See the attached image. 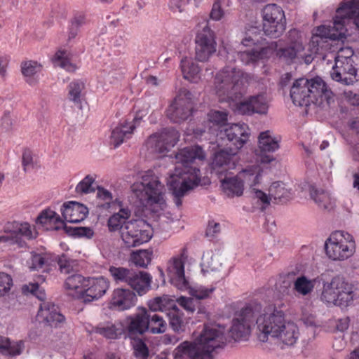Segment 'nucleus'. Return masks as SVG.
<instances>
[{
  "label": "nucleus",
  "mask_w": 359,
  "mask_h": 359,
  "mask_svg": "<svg viewBox=\"0 0 359 359\" xmlns=\"http://www.w3.org/2000/svg\"><path fill=\"white\" fill-rule=\"evenodd\" d=\"M166 316L169 320V326L175 332L179 334L185 331L187 323L183 312L179 308L168 312Z\"/></svg>",
  "instance_id": "obj_35"
},
{
  "label": "nucleus",
  "mask_w": 359,
  "mask_h": 359,
  "mask_svg": "<svg viewBox=\"0 0 359 359\" xmlns=\"http://www.w3.org/2000/svg\"><path fill=\"white\" fill-rule=\"evenodd\" d=\"M149 332L152 334H162L166 332L168 325L163 317L156 313L149 311Z\"/></svg>",
  "instance_id": "obj_41"
},
{
  "label": "nucleus",
  "mask_w": 359,
  "mask_h": 359,
  "mask_svg": "<svg viewBox=\"0 0 359 359\" xmlns=\"http://www.w3.org/2000/svg\"><path fill=\"white\" fill-rule=\"evenodd\" d=\"M269 196L273 198L276 203H286L292 198V192L290 189L285 187V184L282 182H273L270 186Z\"/></svg>",
  "instance_id": "obj_34"
},
{
  "label": "nucleus",
  "mask_w": 359,
  "mask_h": 359,
  "mask_svg": "<svg viewBox=\"0 0 359 359\" xmlns=\"http://www.w3.org/2000/svg\"><path fill=\"white\" fill-rule=\"evenodd\" d=\"M13 285L11 276L6 273L0 272V297L4 296Z\"/></svg>",
  "instance_id": "obj_61"
},
{
  "label": "nucleus",
  "mask_w": 359,
  "mask_h": 359,
  "mask_svg": "<svg viewBox=\"0 0 359 359\" xmlns=\"http://www.w3.org/2000/svg\"><path fill=\"white\" fill-rule=\"evenodd\" d=\"M151 278L147 272L133 270L128 285L142 296L150 290Z\"/></svg>",
  "instance_id": "obj_29"
},
{
  "label": "nucleus",
  "mask_w": 359,
  "mask_h": 359,
  "mask_svg": "<svg viewBox=\"0 0 359 359\" xmlns=\"http://www.w3.org/2000/svg\"><path fill=\"white\" fill-rule=\"evenodd\" d=\"M22 290L24 293L29 292L36 296L40 300H43L46 298L45 291L39 287L38 283L25 285L22 286Z\"/></svg>",
  "instance_id": "obj_57"
},
{
  "label": "nucleus",
  "mask_w": 359,
  "mask_h": 359,
  "mask_svg": "<svg viewBox=\"0 0 359 359\" xmlns=\"http://www.w3.org/2000/svg\"><path fill=\"white\" fill-rule=\"evenodd\" d=\"M290 97L295 105L309 106L332 99V92L319 76L311 79L300 78L294 81L290 89Z\"/></svg>",
  "instance_id": "obj_3"
},
{
  "label": "nucleus",
  "mask_w": 359,
  "mask_h": 359,
  "mask_svg": "<svg viewBox=\"0 0 359 359\" xmlns=\"http://www.w3.org/2000/svg\"><path fill=\"white\" fill-rule=\"evenodd\" d=\"M316 282V278L311 280L302 275L294 280V289L299 294L306 296L313 290Z\"/></svg>",
  "instance_id": "obj_40"
},
{
  "label": "nucleus",
  "mask_w": 359,
  "mask_h": 359,
  "mask_svg": "<svg viewBox=\"0 0 359 359\" xmlns=\"http://www.w3.org/2000/svg\"><path fill=\"white\" fill-rule=\"evenodd\" d=\"M85 88V83L79 80L72 81L68 85V99L75 104L81 103V93Z\"/></svg>",
  "instance_id": "obj_45"
},
{
  "label": "nucleus",
  "mask_w": 359,
  "mask_h": 359,
  "mask_svg": "<svg viewBox=\"0 0 359 359\" xmlns=\"http://www.w3.org/2000/svg\"><path fill=\"white\" fill-rule=\"evenodd\" d=\"M61 212L67 222L79 223L86 219L88 210L86 206L80 203L69 201L63 203Z\"/></svg>",
  "instance_id": "obj_26"
},
{
  "label": "nucleus",
  "mask_w": 359,
  "mask_h": 359,
  "mask_svg": "<svg viewBox=\"0 0 359 359\" xmlns=\"http://www.w3.org/2000/svg\"><path fill=\"white\" fill-rule=\"evenodd\" d=\"M278 47V42H271L268 46L260 48L259 49L255 48V55L257 60H264L269 58L274 52L276 53Z\"/></svg>",
  "instance_id": "obj_55"
},
{
  "label": "nucleus",
  "mask_w": 359,
  "mask_h": 359,
  "mask_svg": "<svg viewBox=\"0 0 359 359\" xmlns=\"http://www.w3.org/2000/svg\"><path fill=\"white\" fill-rule=\"evenodd\" d=\"M55 60L59 62V65L68 72H74L76 65L72 64L69 57V53L65 50H58L54 56Z\"/></svg>",
  "instance_id": "obj_50"
},
{
  "label": "nucleus",
  "mask_w": 359,
  "mask_h": 359,
  "mask_svg": "<svg viewBox=\"0 0 359 359\" xmlns=\"http://www.w3.org/2000/svg\"><path fill=\"white\" fill-rule=\"evenodd\" d=\"M208 116L210 122L219 128L224 126L227 123V113L225 111L212 110Z\"/></svg>",
  "instance_id": "obj_56"
},
{
  "label": "nucleus",
  "mask_w": 359,
  "mask_h": 359,
  "mask_svg": "<svg viewBox=\"0 0 359 359\" xmlns=\"http://www.w3.org/2000/svg\"><path fill=\"white\" fill-rule=\"evenodd\" d=\"M240 180L246 183L250 187L259 183L261 179V170L257 166H250L242 170L238 175Z\"/></svg>",
  "instance_id": "obj_36"
},
{
  "label": "nucleus",
  "mask_w": 359,
  "mask_h": 359,
  "mask_svg": "<svg viewBox=\"0 0 359 359\" xmlns=\"http://www.w3.org/2000/svg\"><path fill=\"white\" fill-rule=\"evenodd\" d=\"M358 297L359 294L352 284L343 277L337 276L330 281L323 282L320 299L327 306L347 307Z\"/></svg>",
  "instance_id": "obj_5"
},
{
  "label": "nucleus",
  "mask_w": 359,
  "mask_h": 359,
  "mask_svg": "<svg viewBox=\"0 0 359 359\" xmlns=\"http://www.w3.org/2000/svg\"><path fill=\"white\" fill-rule=\"evenodd\" d=\"M36 222L37 224H41L42 225L54 223L57 224L55 227V229L56 230L60 228L59 224L63 226L65 225L64 222L61 219L60 216L55 212L50 209L43 210L37 217Z\"/></svg>",
  "instance_id": "obj_38"
},
{
  "label": "nucleus",
  "mask_w": 359,
  "mask_h": 359,
  "mask_svg": "<svg viewBox=\"0 0 359 359\" xmlns=\"http://www.w3.org/2000/svg\"><path fill=\"white\" fill-rule=\"evenodd\" d=\"M269 105L264 94L250 96L248 100L240 102L236 107L237 111L243 115L253 114H266Z\"/></svg>",
  "instance_id": "obj_22"
},
{
  "label": "nucleus",
  "mask_w": 359,
  "mask_h": 359,
  "mask_svg": "<svg viewBox=\"0 0 359 359\" xmlns=\"http://www.w3.org/2000/svg\"><path fill=\"white\" fill-rule=\"evenodd\" d=\"M149 311L144 307H138L137 312L126 318V330L130 337L142 335L149 332Z\"/></svg>",
  "instance_id": "obj_20"
},
{
  "label": "nucleus",
  "mask_w": 359,
  "mask_h": 359,
  "mask_svg": "<svg viewBox=\"0 0 359 359\" xmlns=\"http://www.w3.org/2000/svg\"><path fill=\"white\" fill-rule=\"evenodd\" d=\"M58 307L50 302H43L40 306L38 318L47 325L57 327L65 321V316L58 311Z\"/></svg>",
  "instance_id": "obj_27"
},
{
  "label": "nucleus",
  "mask_w": 359,
  "mask_h": 359,
  "mask_svg": "<svg viewBox=\"0 0 359 359\" xmlns=\"http://www.w3.org/2000/svg\"><path fill=\"white\" fill-rule=\"evenodd\" d=\"M65 232L72 236L90 238L93 236L94 232L90 227H72L64 225Z\"/></svg>",
  "instance_id": "obj_52"
},
{
  "label": "nucleus",
  "mask_w": 359,
  "mask_h": 359,
  "mask_svg": "<svg viewBox=\"0 0 359 359\" xmlns=\"http://www.w3.org/2000/svg\"><path fill=\"white\" fill-rule=\"evenodd\" d=\"M151 257L152 251L139 250L131 254L130 260L136 266L146 268L150 264Z\"/></svg>",
  "instance_id": "obj_43"
},
{
  "label": "nucleus",
  "mask_w": 359,
  "mask_h": 359,
  "mask_svg": "<svg viewBox=\"0 0 359 359\" xmlns=\"http://www.w3.org/2000/svg\"><path fill=\"white\" fill-rule=\"evenodd\" d=\"M195 43V58L198 61L205 62L216 52L215 34L208 24L198 32Z\"/></svg>",
  "instance_id": "obj_15"
},
{
  "label": "nucleus",
  "mask_w": 359,
  "mask_h": 359,
  "mask_svg": "<svg viewBox=\"0 0 359 359\" xmlns=\"http://www.w3.org/2000/svg\"><path fill=\"white\" fill-rule=\"evenodd\" d=\"M133 270L125 267L111 266L109 269V272L116 283H124L128 285Z\"/></svg>",
  "instance_id": "obj_47"
},
{
  "label": "nucleus",
  "mask_w": 359,
  "mask_h": 359,
  "mask_svg": "<svg viewBox=\"0 0 359 359\" xmlns=\"http://www.w3.org/2000/svg\"><path fill=\"white\" fill-rule=\"evenodd\" d=\"M137 302L134 292L126 288H116L113 291L110 302L111 308L119 311L130 309Z\"/></svg>",
  "instance_id": "obj_25"
},
{
  "label": "nucleus",
  "mask_w": 359,
  "mask_h": 359,
  "mask_svg": "<svg viewBox=\"0 0 359 359\" xmlns=\"http://www.w3.org/2000/svg\"><path fill=\"white\" fill-rule=\"evenodd\" d=\"M177 302L182 307L190 313H194L199 305V302H197L194 297H181L177 299Z\"/></svg>",
  "instance_id": "obj_59"
},
{
  "label": "nucleus",
  "mask_w": 359,
  "mask_h": 359,
  "mask_svg": "<svg viewBox=\"0 0 359 359\" xmlns=\"http://www.w3.org/2000/svg\"><path fill=\"white\" fill-rule=\"evenodd\" d=\"M205 154L202 147L198 145L187 147L180 149L175 154V172L170 176L168 181L169 190L174 196V203L177 207L182 205V198L187 191L193 189L194 184L187 181L184 175L196 177L200 172L199 168L192 166L196 159L203 160Z\"/></svg>",
  "instance_id": "obj_2"
},
{
  "label": "nucleus",
  "mask_w": 359,
  "mask_h": 359,
  "mask_svg": "<svg viewBox=\"0 0 359 359\" xmlns=\"http://www.w3.org/2000/svg\"><path fill=\"white\" fill-rule=\"evenodd\" d=\"M0 243H5L9 245L17 244L19 247H23L25 244L18 234L0 236Z\"/></svg>",
  "instance_id": "obj_64"
},
{
  "label": "nucleus",
  "mask_w": 359,
  "mask_h": 359,
  "mask_svg": "<svg viewBox=\"0 0 359 359\" xmlns=\"http://www.w3.org/2000/svg\"><path fill=\"white\" fill-rule=\"evenodd\" d=\"M262 37L257 27H250L244 33L241 43L244 46H252L260 43Z\"/></svg>",
  "instance_id": "obj_44"
},
{
  "label": "nucleus",
  "mask_w": 359,
  "mask_h": 359,
  "mask_svg": "<svg viewBox=\"0 0 359 359\" xmlns=\"http://www.w3.org/2000/svg\"><path fill=\"white\" fill-rule=\"evenodd\" d=\"M179 138L180 133L176 129L166 128L159 133L151 135L147 141V145L152 152L163 154L173 147Z\"/></svg>",
  "instance_id": "obj_16"
},
{
  "label": "nucleus",
  "mask_w": 359,
  "mask_h": 359,
  "mask_svg": "<svg viewBox=\"0 0 359 359\" xmlns=\"http://www.w3.org/2000/svg\"><path fill=\"white\" fill-rule=\"evenodd\" d=\"M332 25H320L311 39V46L316 51L329 48L328 41H341L346 39L347 29L345 27L348 20L355 22L359 19V0H344L336 11Z\"/></svg>",
  "instance_id": "obj_1"
},
{
  "label": "nucleus",
  "mask_w": 359,
  "mask_h": 359,
  "mask_svg": "<svg viewBox=\"0 0 359 359\" xmlns=\"http://www.w3.org/2000/svg\"><path fill=\"white\" fill-rule=\"evenodd\" d=\"M237 56L245 65L254 64L257 62L255 48L251 50L239 51L237 53Z\"/></svg>",
  "instance_id": "obj_62"
},
{
  "label": "nucleus",
  "mask_w": 359,
  "mask_h": 359,
  "mask_svg": "<svg viewBox=\"0 0 359 359\" xmlns=\"http://www.w3.org/2000/svg\"><path fill=\"white\" fill-rule=\"evenodd\" d=\"M109 285V280L103 276L88 278L84 289L78 292L84 303H90L101 298L107 292Z\"/></svg>",
  "instance_id": "obj_19"
},
{
  "label": "nucleus",
  "mask_w": 359,
  "mask_h": 359,
  "mask_svg": "<svg viewBox=\"0 0 359 359\" xmlns=\"http://www.w3.org/2000/svg\"><path fill=\"white\" fill-rule=\"evenodd\" d=\"M86 22V18L83 14H76L70 20L68 28V41L74 39L78 34L80 27Z\"/></svg>",
  "instance_id": "obj_49"
},
{
  "label": "nucleus",
  "mask_w": 359,
  "mask_h": 359,
  "mask_svg": "<svg viewBox=\"0 0 359 359\" xmlns=\"http://www.w3.org/2000/svg\"><path fill=\"white\" fill-rule=\"evenodd\" d=\"M96 190L97 198L103 201V203L99 204L98 206L105 210L111 208L112 194L101 186H97Z\"/></svg>",
  "instance_id": "obj_51"
},
{
  "label": "nucleus",
  "mask_w": 359,
  "mask_h": 359,
  "mask_svg": "<svg viewBox=\"0 0 359 359\" xmlns=\"http://www.w3.org/2000/svg\"><path fill=\"white\" fill-rule=\"evenodd\" d=\"M215 290V287L206 288L205 287H199L192 291L193 297L198 302L201 299H204L209 297L210 294Z\"/></svg>",
  "instance_id": "obj_63"
},
{
  "label": "nucleus",
  "mask_w": 359,
  "mask_h": 359,
  "mask_svg": "<svg viewBox=\"0 0 359 359\" xmlns=\"http://www.w3.org/2000/svg\"><path fill=\"white\" fill-rule=\"evenodd\" d=\"M42 66L36 61L29 60L22 62L21 72L26 78V81L32 85L35 81L32 79L36 74L41 71Z\"/></svg>",
  "instance_id": "obj_42"
},
{
  "label": "nucleus",
  "mask_w": 359,
  "mask_h": 359,
  "mask_svg": "<svg viewBox=\"0 0 359 359\" xmlns=\"http://www.w3.org/2000/svg\"><path fill=\"white\" fill-rule=\"evenodd\" d=\"M24 349V343L22 341H18L12 343L9 341L8 344V349H6L3 355L16 356L22 353Z\"/></svg>",
  "instance_id": "obj_60"
},
{
  "label": "nucleus",
  "mask_w": 359,
  "mask_h": 359,
  "mask_svg": "<svg viewBox=\"0 0 359 359\" xmlns=\"http://www.w3.org/2000/svg\"><path fill=\"white\" fill-rule=\"evenodd\" d=\"M151 226L144 219L128 221L121 233V238L127 248H135L147 243L151 238Z\"/></svg>",
  "instance_id": "obj_9"
},
{
  "label": "nucleus",
  "mask_w": 359,
  "mask_h": 359,
  "mask_svg": "<svg viewBox=\"0 0 359 359\" xmlns=\"http://www.w3.org/2000/svg\"><path fill=\"white\" fill-rule=\"evenodd\" d=\"M225 340L221 330L212 325H205L193 342L185 341L181 346L190 359H205L215 349L222 348Z\"/></svg>",
  "instance_id": "obj_4"
},
{
  "label": "nucleus",
  "mask_w": 359,
  "mask_h": 359,
  "mask_svg": "<svg viewBox=\"0 0 359 359\" xmlns=\"http://www.w3.org/2000/svg\"><path fill=\"white\" fill-rule=\"evenodd\" d=\"M95 178L90 175H86L76 187V192L80 194H87L95 192V189L93 187Z\"/></svg>",
  "instance_id": "obj_54"
},
{
  "label": "nucleus",
  "mask_w": 359,
  "mask_h": 359,
  "mask_svg": "<svg viewBox=\"0 0 359 359\" xmlns=\"http://www.w3.org/2000/svg\"><path fill=\"white\" fill-rule=\"evenodd\" d=\"M142 116V111H138L132 121L125 120L112 130L111 138L116 147L131 137L135 129L140 126Z\"/></svg>",
  "instance_id": "obj_21"
},
{
  "label": "nucleus",
  "mask_w": 359,
  "mask_h": 359,
  "mask_svg": "<svg viewBox=\"0 0 359 359\" xmlns=\"http://www.w3.org/2000/svg\"><path fill=\"white\" fill-rule=\"evenodd\" d=\"M252 78L240 69L226 66L216 74L215 84L217 92L231 98L237 97L242 95Z\"/></svg>",
  "instance_id": "obj_6"
},
{
  "label": "nucleus",
  "mask_w": 359,
  "mask_h": 359,
  "mask_svg": "<svg viewBox=\"0 0 359 359\" xmlns=\"http://www.w3.org/2000/svg\"><path fill=\"white\" fill-rule=\"evenodd\" d=\"M283 306V304L269 305L264 313L257 316L256 325L260 332L258 335L260 341H267L269 336L273 337L285 323V313L281 309Z\"/></svg>",
  "instance_id": "obj_7"
},
{
  "label": "nucleus",
  "mask_w": 359,
  "mask_h": 359,
  "mask_svg": "<svg viewBox=\"0 0 359 359\" xmlns=\"http://www.w3.org/2000/svg\"><path fill=\"white\" fill-rule=\"evenodd\" d=\"M188 257L187 248L181 250L180 255L172 257L168 266V271L175 278L177 285L180 287H187L189 282L184 275V262Z\"/></svg>",
  "instance_id": "obj_24"
},
{
  "label": "nucleus",
  "mask_w": 359,
  "mask_h": 359,
  "mask_svg": "<svg viewBox=\"0 0 359 359\" xmlns=\"http://www.w3.org/2000/svg\"><path fill=\"white\" fill-rule=\"evenodd\" d=\"M261 310L262 306L259 304H250L243 308L233 320L229 331L231 338L235 341L246 340Z\"/></svg>",
  "instance_id": "obj_10"
},
{
  "label": "nucleus",
  "mask_w": 359,
  "mask_h": 359,
  "mask_svg": "<svg viewBox=\"0 0 359 359\" xmlns=\"http://www.w3.org/2000/svg\"><path fill=\"white\" fill-rule=\"evenodd\" d=\"M180 67L184 79L192 83L200 81L201 69L196 62L184 57L181 60Z\"/></svg>",
  "instance_id": "obj_31"
},
{
  "label": "nucleus",
  "mask_w": 359,
  "mask_h": 359,
  "mask_svg": "<svg viewBox=\"0 0 359 359\" xmlns=\"http://www.w3.org/2000/svg\"><path fill=\"white\" fill-rule=\"evenodd\" d=\"M57 263L62 273L69 274L78 271L79 269L78 261L69 257L65 254L57 257Z\"/></svg>",
  "instance_id": "obj_39"
},
{
  "label": "nucleus",
  "mask_w": 359,
  "mask_h": 359,
  "mask_svg": "<svg viewBox=\"0 0 359 359\" xmlns=\"http://www.w3.org/2000/svg\"><path fill=\"white\" fill-rule=\"evenodd\" d=\"M131 215L129 208H121L118 212L114 213L107 221V226L109 231H122L123 226L128 222Z\"/></svg>",
  "instance_id": "obj_32"
},
{
  "label": "nucleus",
  "mask_w": 359,
  "mask_h": 359,
  "mask_svg": "<svg viewBox=\"0 0 359 359\" xmlns=\"http://www.w3.org/2000/svg\"><path fill=\"white\" fill-rule=\"evenodd\" d=\"M311 196L319 208L328 210L333 208L334 201L327 191L313 189L311 191Z\"/></svg>",
  "instance_id": "obj_37"
},
{
  "label": "nucleus",
  "mask_w": 359,
  "mask_h": 359,
  "mask_svg": "<svg viewBox=\"0 0 359 359\" xmlns=\"http://www.w3.org/2000/svg\"><path fill=\"white\" fill-rule=\"evenodd\" d=\"M30 269L42 270L48 272L49 271V259L46 255L32 252Z\"/></svg>",
  "instance_id": "obj_46"
},
{
  "label": "nucleus",
  "mask_w": 359,
  "mask_h": 359,
  "mask_svg": "<svg viewBox=\"0 0 359 359\" xmlns=\"http://www.w3.org/2000/svg\"><path fill=\"white\" fill-rule=\"evenodd\" d=\"M280 138L272 135V132L266 130L260 133L258 137V148L256 149L257 161L268 164L274 161L273 154L280 148Z\"/></svg>",
  "instance_id": "obj_17"
},
{
  "label": "nucleus",
  "mask_w": 359,
  "mask_h": 359,
  "mask_svg": "<svg viewBox=\"0 0 359 359\" xmlns=\"http://www.w3.org/2000/svg\"><path fill=\"white\" fill-rule=\"evenodd\" d=\"M217 137V140L222 141V144L231 147L238 152L248 140V127L245 123L232 124L224 130H220Z\"/></svg>",
  "instance_id": "obj_14"
},
{
  "label": "nucleus",
  "mask_w": 359,
  "mask_h": 359,
  "mask_svg": "<svg viewBox=\"0 0 359 359\" xmlns=\"http://www.w3.org/2000/svg\"><path fill=\"white\" fill-rule=\"evenodd\" d=\"M221 186L225 194L228 197H239L243 195L244 186L238 176L226 177L221 181Z\"/></svg>",
  "instance_id": "obj_33"
},
{
  "label": "nucleus",
  "mask_w": 359,
  "mask_h": 359,
  "mask_svg": "<svg viewBox=\"0 0 359 359\" xmlns=\"http://www.w3.org/2000/svg\"><path fill=\"white\" fill-rule=\"evenodd\" d=\"M326 255L333 260H344L355 251L353 236L347 232L337 231L332 233L325 243Z\"/></svg>",
  "instance_id": "obj_8"
},
{
  "label": "nucleus",
  "mask_w": 359,
  "mask_h": 359,
  "mask_svg": "<svg viewBox=\"0 0 359 359\" xmlns=\"http://www.w3.org/2000/svg\"><path fill=\"white\" fill-rule=\"evenodd\" d=\"M304 50V47L301 39L299 38L294 40L291 39L287 46L277 47L276 57L287 65H291Z\"/></svg>",
  "instance_id": "obj_28"
},
{
  "label": "nucleus",
  "mask_w": 359,
  "mask_h": 359,
  "mask_svg": "<svg viewBox=\"0 0 359 359\" xmlns=\"http://www.w3.org/2000/svg\"><path fill=\"white\" fill-rule=\"evenodd\" d=\"M236 154L237 151L232 149L231 147L220 149L215 152L211 163L212 169L217 173H221L229 169L234 168Z\"/></svg>",
  "instance_id": "obj_23"
},
{
  "label": "nucleus",
  "mask_w": 359,
  "mask_h": 359,
  "mask_svg": "<svg viewBox=\"0 0 359 359\" xmlns=\"http://www.w3.org/2000/svg\"><path fill=\"white\" fill-rule=\"evenodd\" d=\"M141 185L148 203L160 205L165 203L164 185L159 181L158 177L154 175L153 171L149 170L142 175Z\"/></svg>",
  "instance_id": "obj_18"
},
{
  "label": "nucleus",
  "mask_w": 359,
  "mask_h": 359,
  "mask_svg": "<svg viewBox=\"0 0 359 359\" xmlns=\"http://www.w3.org/2000/svg\"><path fill=\"white\" fill-rule=\"evenodd\" d=\"M86 281L87 278H84L83 276L74 273L67 277L65 283V286L67 290H80L79 291H81L84 289Z\"/></svg>",
  "instance_id": "obj_48"
},
{
  "label": "nucleus",
  "mask_w": 359,
  "mask_h": 359,
  "mask_svg": "<svg viewBox=\"0 0 359 359\" xmlns=\"http://www.w3.org/2000/svg\"><path fill=\"white\" fill-rule=\"evenodd\" d=\"M262 30L271 38H278L283 34L286 27V20L283 8L275 4L266 5L262 11Z\"/></svg>",
  "instance_id": "obj_11"
},
{
  "label": "nucleus",
  "mask_w": 359,
  "mask_h": 359,
  "mask_svg": "<svg viewBox=\"0 0 359 359\" xmlns=\"http://www.w3.org/2000/svg\"><path fill=\"white\" fill-rule=\"evenodd\" d=\"M194 104L193 94L189 90L182 88L170 105L167 116L171 121L181 123L191 116Z\"/></svg>",
  "instance_id": "obj_12"
},
{
  "label": "nucleus",
  "mask_w": 359,
  "mask_h": 359,
  "mask_svg": "<svg viewBox=\"0 0 359 359\" xmlns=\"http://www.w3.org/2000/svg\"><path fill=\"white\" fill-rule=\"evenodd\" d=\"M95 333L100 334L108 339H116L118 336L115 325L111 323L100 324L93 328Z\"/></svg>",
  "instance_id": "obj_53"
},
{
  "label": "nucleus",
  "mask_w": 359,
  "mask_h": 359,
  "mask_svg": "<svg viewBox=\"0 0 359 359\" xmlns=\"http://www.w3.org/2000/svg\"><path fill=\"white\" fill-rule=\"evenodd\" d=\"M299 335V329L297 325L292 322L285 321L273 338L278 339L285 345L292 346L296 343Z\"/></svg>",
  "instance_id": "obj_30"
},
{
  "label": "nucleus",
  "mask_w": 359,
  "mask_h": 359,
  "mask_svg": "<svg viewBox=\"0 0 359 359\" xmlns=\"http://www.w3.org/2000/svg\"><path fill=\"white\" fill-rule=\"evenodd\" d=\"M358 65L353 57L337 56L335 65L330 72L332 80L345 85L353 84L359 79Z\"/></svg>",
  "instance_id": "obj_13"
},
{
  "label": "nucleus",
  "mask_w": 359,
  "mask_h": 359,
  "mask_svg": "<svg viewBox=\"0 0 359 359\" xmlns=\"http://www.w3.org/2000/svg\"><path fill=\"white\" fill-rule=\"evenodd\" d=\"M134 355L138 359H147L149 349L146 344L141 339L135 342L133 345Z\"/></svg>",
  "instance_id": "obj_58"
}]
</instances>
